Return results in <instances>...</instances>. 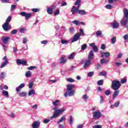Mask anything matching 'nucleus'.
Here are the masks:
<instances>
[{
  "mask_svg": "<svg viewBox=\"0 0 128 128\" xmlns=\"http://www.w3.org/2000/svg\"><path fill=\"white\" fill-rule=\"evenodd\" d=\"M0 78L4 79V72H2L0 76Z\"/></svg>",
  "mask_w": 128,
  "mask_h": 128,
  "instance_id": "nucleus-58",
  "label": "nucleus"
},
{
  "mask_svg": "<svg viewBox=\"0 0 128 128\" xmlns=\"http://www.w3.org/2000/svg\"><path fill=\"white\" fill-rule=\"evenodd\" d=\"M86 48H88V46L86 45V44H83L81 46V50H84Z\"/></svg>",
  "mask_w": 128,
  "mask_h": 128,
  "instance_id": "nucleus-33",
  "label": "nucleus"
},
{
  "mask_svg": "<svg viewBox=\"0 0 128 128\" xmlns=\"http://www.w3.org/2000/svg\"><path fill=\"white\" fill-rule=\"evenodd\" d=\"M40 121H36L32 124V128H40Z\"/></svg>",
  "mask_w": 128,
  "mask_h": 128,
  "instance_id": "nucleus-11",
  "label": "nucleus"
},
{
  "mask_svg": "<svg viewBox=\"0 0 128 128\" xmlns=\"http://www.w3.org/2000/svg\"><path fill=\"white\" fill-rule=\"evenodd\" d=\"M82 98H83L84 100H86L88 99V96L86 94H84L82 96Z\"/></svg>",
  "mask_w": 128,
  "mask_h": 128,
  "instance_id": "nucleus-36",
  "label": "nucleus"
},
{
  "mask_svg": "<svg viewBox=\"0 0 128 128\" xmlns=\"http://www.w3.org/2000/svg\"><path fill=\"white\" fill-rule=\"evenodd\" d=\"M60 60V64H66V58L64 55H62Z\"/></svg>",
  "mask_w": 128,
  "mask_h": 128,
  "instance_id": "nucleus-14",
  "label": "nucleus"
},
{
  "mask_svg": "<svg viewBox=\"0 0 128 128\" xmlns=\"http://www.w3.org/2000/svg\"><path fill=\"white\" fill-rule=\"evenodd\" d=\"M92 48L94 52H98V47L96 46H94Z\"/></svg>",
  "mask_w": 128,
  "mask_h": 128,
  "instance_id": "nucleus-40",
  "label": "nucleus"
},
{
  "mask_svg": "<svg viewBox=\"0 0 128 128\" xmlns=\"http://www.w3.org/2000/svg\"><path fill=\"white\" fill-rule=\"evenodd\" d=\"M16 8V5H12L11 6V10H14Z\"/></svg>",
  "mask_w": 128,
  "mask_h": 128,
  "instance_id": "nucleus-64",
  "label": "nucleus"
},
{
  "mask_svg": "<svg viewBox=\"0 0 128 128\" xmlns=\"http://www.w3.org/2000/svg\"><path fill=\"white\" fill-rule=\"evenodd\" d=\"M128 18L126 17H123L122 19L120 20L122 26H126L128 24Z\"/></svg>",
  "mask_w": 128,
  "mask_h": 128,
  "instance_id": "nucleus-10",
  "label": "nucleus"
},
{
  "mask_svg": "<svg viewBox=\"0 0 128 128\" xmlns=\"http://www.w3.org/2000/svg\"><path fill=\"white\" fill-rule=\"evenodd\" d=\"M1 2L4 4H6L10 2V0H1Z\"/></svg>",
  "mask_w": 128,
  "mask_h": 128,
  "instance_id": "nucleus-60",
  "label": "nucleus"
},
{
  "mask_svg": "<svg viewBox=\"0 0 128 128\" xmlns=\"http://www.w3.org/2000/svg\"><path fill=\"white\" fill-rule=\"evenodd\" d=\"M25 76L26 78H30L32 76V72L30 71H28L26 72Z\"/></svg>",
  "mask_w": 128,
  "mask_h": 128,
  "instance_id": "nucleus-34",
  "label": "nucleus"
},
{
  "mask_svg": "<svg viewBox=\"0 0 128 128\" xmlns=\"http://www.w3.org/2000/svg\"><path fill=\"white\" fill-rule=\"evenodd\" d=\"M72 24H76V26H80V24H84V22H80V21H78L76 20L72 21Z\"/></svg>",
  "mask_w": 128,
  "mask_h": 128,
  "instance_id": "nucleus-27",
  "label": "nucleus"
},
{
  "mask_svg": "<svg viewBox=\"0 0 128 128\" xmlns=\"http://www.w3.org/2000/svg\"><path fill=\"white\" fill-rule=\"evenodd\" d=\"M72 88H74V85H67V90L64 94L65 98L74 96V91Z\"/></svg>",
  "mask_w": 128,
  "mask_h": 128,
  "instance_id": "nucleus-1",
  "label": "nucleus"
},
{
  "mask_svg": "<svg viewBox=\"0 0 128 128\" xmlns=\"http://www.w3.org/2000/svg\"><path fill=\"white\" fill-rule=\"evenodd\" d=\"M111 42L112 44H114L116 42V37H113L111 38Z\"/></svg>",
  "mask_w": 128,
  "mask_h": 128,
  "instance_id": "nucleus-32",
  "label": "nucleus"
},
{
  "mask_svg": "<svg viewBox=\"0 0 128 128\" xmlns=\"http://www.w3.org/2000/svg\"><path fill=\"white\" fill-rule=\"evenodd\" d=\"M20 16H24L26 20H28L30 18H32V13H27L24 12H22L19 14Z\"/></svg>",
  "mask_w": 128,
  "mask_h": 128,
  "instance_id": "nucleus-5",
  "label": "nucleus"
},
{
  "mask_svg": "<svg viewBox=\"0 0 128 128\" xmlns=\"http://www.w3.org/2000/svg\"><path fill=\"white\" fill-rule=\"evenodd\" d=\"M36 68V66H31L27 68V70H34Z\"/></svg>",
  "mask_w": 128,
  "mask_h": 128,
  "instance_id": "nucleus-39",
  "label": "nucleus"
},
{
  "mask_svg": "<svg viewBox=\"0 0 128 128\" xmlns=\"http://www.w3.org/2000/svg\"><path fill=\"white\" fill-rule=\"evenodd\" d=\"M18 32V30H14L12 31L11 32V34H16Z\"/></svg>",
  "mask_w": 128,
  "mask_h": 128,
  "instance_id": "nucleus-51",
  "label": "nucleus"
},
{
  "mask_svg": "<svg viewBox=\"0 0 128 128\" xmlns=\"http://www.w3.org/2000/svg\"><path fill=\"white\" fill-rule=\"evenodd\" d=\"M93 128H102V125H95L93 126Z\"/></svg>",
  "mask_w": 128,
  "mask_h": 128,
  "instance_id": "nucleus-57",
  "label": "nucleus"
},
{
  "mask_svg": "<svg viewBox=\"0 0 128 128\" xmlns=\"http://www.w3.org/2000/svg\"><path fill=\"white\" fill-rule=\"evenodd\" d=\"M36 94V91L34 90H30L28 93V96H34Z\"/></svg>",
  "mask_w": 128,
  "mask_h": 128,
  "instance_id": "nucleus-20",
  "label": "nucleus"
},
{
  "mask_svg": "<svg viewBox=\"0 0 128 128\" xmlns=\"http://www.w3.org/2000/svg\"><path fill=\"white\" fill-rule=\"evenodd\" d=\"M73 118H72V116H70V120H69V122L70 124H72V120H73Z\"/></svg>",
  "mask_w": 128,
  "mask_h": 128,
  "instance_id": "nucleus-48",
  "label": "nucleus"
},
{
  "mask_svg": "<svg viewBox=\"0 0 128 128\" xmlns=\"http://www.w3.org/2000/svg\"><path fill=\"white\" fill-rule=\"evenodd\" d=\"M16 62L18 66L22 64V66H26L28 62L24 60L18 59Z\"/></svg>",
  "mask_w": 128,
  "mask_h": 128,
  "instance_id": "nucleus-7",
  "label": "nucleus"
},
{
  "mask_svg": "<svg viewBox=\"0 0 128 128\" xmlns=\"http://www.w3.org/2000/svg\"><path fill=\"white\" fill-rule=\"evenodd\" d=\"M2 60H4L2 64L0 66V68H4L8 64V58L6 56H4L2 58Z\"/></svg>",
  "mask_w": 128,
  "mask_h": 128,
  "instance_id": "nucleus-6",
  "label": "nucleus"
},
{
  "mask_svg": "<svg viewBox=\"0 0 128 128\" xmlns=\"http://www.w3.org/2000/svg\"><path fill=\"white\" fill-rule=\"evenodd\" d=\"M118 104H120V102H117L114 103V106L116 108H118Z\"/></svg>",
  "mask_w": 128,
  "mask_h": 128,
  "instance_id": "nucleus-59",
  "label": "nucleus"
},
{
  "mask_svg": "<svg viewBox=\"0 0 128 128\" xmlns=\"http://www.w3.org/2000/svg\"><path fill=\"white\" fill-rule=\"evenodd\" d=\"M18 96H21L22 98H24L28 96V93L26 92H22L18 93Z\"/></svg>",
  "mask_w": 128,
  "mask_h": 128,
  "instance_id": "nucleus-18",
  "label": "nucleus"
},
{
  "mask_svg": "<svg viewBox=\"0 0 128 128\" xmlns=\"http://www.w3.org/2000/svg\"><path fill=\"white\" fill-rule=\"evenodd\" d=\"M74 52H72L71 54H70L68 56V60H74Z\"/></svg>",
  "mask_w": 128,
  "mask_h": 128,
  "instance_id": "nucleus-35",
  "label": "nucleus"
},
{
  "mask_svg": "<svg viewBox=\"0 0 128 128\" xmlns=\"http://www.w3.org/2000/svg\"><path fill=\"white\" fill-rule=\"evenodd\" d=\"M80 0H77L76 2L74 4L75 6H78L80 4Z\"/></svg>",
  "mask_w": 128,
  "mask_h": 128,
  "instance_id": "nucleus-56",
  "label": "nucleus"
},
{
  "mask_svg": "<svg viewBox=\"0 0 128 128\" xmlns=\"http://www.w3.org/2000/svg\"><path fill=\"white\" fill-rule=\"evenodd\" d=\"M2 93L3 96H4L6 98H8V91L3 90Z\"/></svg>",
  "mask_w": 128,
  "mask_h": 128,
  "instance_id": "nucleus-31",
  "label": "nucleus"
},
{
  "mask_svg": "<svg viewBox=\"0 0 128 128\" xmlns=\"http://www.w3.org/2000/svg\"><path fill=\"white\" fill-rule=\"evenodd\" d=\"M124 18H128V10L126 8L123 9Z\"/></svg>",
  "mask_w": 128,
  "mask_h": 128,
  "instance_id": "nucleus-19",
  "label": "nucleus"
},
{
  "mask_svg": "<svg viewBox=\"0 0 128 128\" xmlns=\"http://www.w3.org/2000/svg\"><path fill=\"white\" fill-rule=\"evenodd\" d=\"M32 86H34V84L32 82H29V88H32Z\"/></svg>",
  "mask_w": 128,
  "mask_h": 128,
  "instance_id": "nucleus-50",
  "label": "nucleus"
},
{
  "mask_svg": "<svg viewBox=\"0 0 128 128\" xmlns=\"http://www.w3.org/2000/svg\"><path fill=\"white\" fill-rule=\"evenodd\" d=\"M66 80L68 82H74V80L72 78H68Z\"/></svg>",
  "mask_w": 128,
  "mask_h": 128,
  "instance_id": "nucleus-38",
  "label": "nucleus"
},
{
  "mask_svg": "<svg viewBox=\"0 0 128 128\" xmlns=\"http://www.w3.org/2000/svg\"><path fill=\"white\" fill-rule=\"evenodd\" d=\"M80 34H77L76 33L73 36V38L71 41L72 42H78V40H80Z\"/></svg>",
  "mask_w": 128,
  "mask_h": 128,
  "instance_id": "nucleus-9",
  "label": "nucleus"
},
{
  "mask_svg": "<svg viewBox=\"0 0 128 128\" xmlns=\"http://www.w3.org/2000/svg\"><path fill=\"white\" fill-rule=\"evenodd\" d=\"M54 16H58V14H60V10H56V12L54 13Z\"/></svg>",
  "mask_w": 128,
  "mask_h": 128,
  "instance_id": "nucleus-49",
  "label": "nucleus"
},
{
  "mask_svg": "<svg viewBox=\"0 0 128 128\" xmlns=\"http://www.w3.org/2000/svg\"><path fill=\"white\" fill-rule=\"evenodd\" d=\"M68 41L66 40H61V44H68Z\"/></svg>",
  "mask_w": 128,
  "mask_h": 128,
  "instance_id": "nucleus-44",
  "label": "nucleus"
},
{
  "mask_svg": "<svg viewBox=\"0 0 128 128\" xmlns=\"http://www.w3.org/2000/svg\"><path fill=\"white\" fill-rule=\"evenodd\" d=\"M47 12L48 14H54V11L52 10V8H47Z\"/></svg>",
  "mask_w": 128,
  "mask_h": 128,
  "instance_id": "nucleus-25",
  "label": "nucleus"
},
{
  "mask_svg": "<svg viewBox=\"0 0 128 128\" xmlns=\"http://www.w3.org/2000/svg\"><path fill=\"white\" fill-rule=\"evenodd\" d=\"M2 46L3 47L4 50L5 52H6L8 50V46H6L4 44H2Z\"/></svg>",
  "mask_w": 128,
  "mask_h": 128,
  "instance_id": "nucleus-43",
  "label": "nucleus"
},
{
  "mask_svg": "<svg viewBox=\"0 0 128 128\" xmlns=\"http://www.w3.org/2000/svg\"><path fill=\"white\" fill-rule=\"evenodd\" d=\"M105 8H107L108 10H110L112 8V6L110 4H106L105 6Z\"/></svg>",
  "mask_w": 128,
  "mask_h": 128,
  "instance_id": "nucleus-41",
  "label": "nucleus"
},
{
  "mask_svg": "<svg viewBox=\"0 0 128 128\" xmlns=\"http://www.w3.org/2000/svg\"><path fill=\"white\" fill-rule=\"evenodd\" d=\"M66 115H64L60 118L58 122H57V124H60V122H62L64 120H66Z\"/></svg>",
  "mask_w": 128,
  "mask_h": 128,
  "instance_id": "nucleus-13",
  "label": "nucleus"
},
{
  "mask_svg": "<svg viewBox=\"0 0 128 128\" xmlns=\"http://www.w3.org/2000/svg\"><path fill=\"white\" fill-rule=\"evenodd\" d=\"M54 110L53 115L51 116L50 118L51 120H52L53 118H58L60 116V114L64 112V110H66V109H58V108L55 107L54 108Z\"/></svg>",
  "mask_w": 128,
  "mask_h": 128,
  "instance_id": "nucleus-2",
  "label": "nucleus"
},
{
  "mask_svg": "<svg viewBox=\"0 0 128 128\" xmlns=\"http://www.w3.org/2000/svg\"><path fill=\"white\" fill-rule=\"evenodd\" d=\"M123 38H124V39L125 40H128V34H125V35L123 36Z\"/></svg>",
  "mask_w": 128,
  "mask_h": 128,
  "instance_id": "nucleus-61",
  "label": "nucleus"
},
{
  "mask_svg": "<svg viewBox=\"0 0 128 128\" xmlns=\"http://www.w3.org/2000/svg\"><path fill=\"white\" fill-rule=\"evenodd\" d=\"M110 90H107L105 92V94L106 96H110Z\"/></svg>",
  "mask_w": 128,
  "mask_h": 128,
  "instance_id": "nucleus-47",
  "label": "nucleus"
},
{
  "mask_svg": "<svg viewBox=\"0 0 128 128\" xmlns=\"http://www.w3.org/2000/svg\"><path fill=\"white\" fill-rule=\"evenodd\" d=\"M93 116L94 118H100L102 117V112L100 111L94 112Z\"/></svg>",
  "mask_w": 128,
  "mask_h": 128,
  "instance_id": "nucleus-8",
  "label": "nucleus"
},
{
  "mask_svg": "<svg viewBox=\"0 0 128 128\" xmlns=\"http://www.w3.org/2000/svg\"><path fill=\"white\" fill-rule=\"evenodd\" d=\"M88 60H92L94 58V51L90 50L89 53Z\"/></svg>",
  "mask_w": 128,
  "mask_h": 128,
  "instance_id": "nucleus-26",
  "label": "nucleus"
},
{
  "mask_svg": "<svg viewBox=\"0 0 128 128\" xmlns=\"http://www.w3.org/2000/svg\"><path fill=\"white\" fill-rule=\"evenodd\" d=\"M108 62H109L108 60L103 58V59H101L100 64H108Z\"/></svg>",
  "mask_w": 128,
  "mask_h": 128,
  "instance_id": "nucleus-28",
  "label": "nucleus"
},
{
  "mask_svg": "<svg viewBox=\"0 0 128 128\" xmlns=\"http://www.w3.org/2000/svg\"><path fill=\"white\" fill-rule=\"evenodd\" d=\"M70 12H72V14H76V12H78V10H77L76 6H74L71 8Z\"/></svg>",
  "mask_w": 128,
  "mask_h": 128,
  "instance_id": "nucleus-15",
  "label": "nucleus"
},
{
  "mask_svg": "<svg viewBox=\"0 0 128 128\" xmlns=\"http://www.w3.org/2000/svg\"><path fill=\"white\" fill-rule=\"evenodd\" d=\"M78 14H81V16H84L85 14H86L87 12L84 10H78Z\"/></svg>",
  "mask_w": 128,
  "mask_h": 128,
  "instance_id": "nucleus-24",
  "label": "nucleus"
},
{
  "mask_svg": "<svg viewBox=\"0 0 128 128\" xmlns=\"http://www.w3.org/2000/svg\"><path fill=\"white\" fill-rule=\"evenodd\" d=\"M50 122V119H44L43 120V122L44 124H48Z\"/></svg>",
  "mask_w": 128,
  "mask_h": 128,
  "instance_id": "nucleus-42",
  "label": "nucleus"
},
{
  "mask_svg": "<svg viewBox=\"0 0 128 128\" xmlns=\"http://www.w3.org/2000/svg\"><path fill=\"white\" fill-rule=\"evenodd\" d=\"M79 30L80 32L77 33V34H79L80 36H85L86 34H84L83 29H80Z\"/></svg>",
  "mask_w": 128,
  "mask_h": 128,
  "instance_id": "nucleus-23",
  "label": "nucleus"
},
{
  "mask_svg": "<svg viewBox=\"0 0 128 128\" xmlns=\"http://www.w3.org/2000/svg\"><path fill=\"white\" fill-rule=\"evenodd\" d=\"M111 88L114 90H118L120 88V82L118 80H113Z\"/></svg>",
  "mask_w": 128,
  "mask_h": 128,
  "instance_id": "nucleus-4",
  "label": "nucleus"
},
{
  "mask_svg": "<svg viewBox=\"0 0 128 128\" xmlns=\"http://www.w3.org/2000/svg\"><path fill=\"white\" fill-rule=\"evenodd\" d=\"M25 30H26L24 28H21L20 30V34H24V32Z\"/></svg>",
  "mask_w": 128,
  "mask_h": 128,
  "instance_id": "nucleus-53",
  "label": "nucleus"
},
{
  "mask_svg": "<svg viewBox=\"0 0 128 128\" xmlns=\"http://www.w3.org/2000/svg\"><path fill=\"white\" fill-rule=\"evenodd\" d=\"M20 90H22V89L19 86L17 87L16 88V92H20Z\"/></svg>",
  "mask_w": 128,
  "mask_h": 128,
  "instance_id": "nucleus-63",
  "label": "nucleus"
},
{
  "mask_svg": "<svg viewBox=\"0 0 128 128\" xmlns=\"http://www.w3.org/2000/svg\"><path fill=\"white\" fill-rule=\"evenodd\" d=\"M27 42H28V39L26 38H23L22 44H26Z\"/></svg>",
  "mask_w": 128,
  "mask_h": 128,
  "instance_id": "nucleus-54",
  "label": "nucleus"
},
{
  "mask_svg": "<svg viewBox=\"0 0 128 128\" xmlns=\"http://www.w3.org/2000/svg\"><path fill=\"white\" fill-rule=\"evenodd\" d=\"M53 106H60V100H55L52 102Z\"/></svg>",
  "mask_w": 128,
  "mask_h": 128,
  "instance_id": "nucleus-22",
  "label": "nucleus"
},
{
  "mask_svg": "<svg viewBox=\"0 0 128 128\" xmlns=\"http://www.w3.org/2000/svg\"><path fill=\"white\" fill-rule=\"evenodd\" d=\"M118 26H120V23L116 21H113L112 22V26L113 28H118Z\"/></svg>",
  "mask_w": 128,
  "mask_h": 128,
  "instance_id": "nucleus-12",
  "label": "nucleus"
},
{
  "mask_svg": "<svg viewBox=\"0 0 128 128\" xmlns=\"http://www.w3.org/2000/svg\"><path fill=\"white\" fill-rule=\"evenodd\" d=\"M94 72H89L88 73V76L89 78H92V76H94Z\"/></svg>",
  "mask_w": 128,
  "mask_h": 128,
  "instance_id": "nucleus-46",
  "label": "nucleus"
},
{
  "mask_svg": "<svg viewBox=\"0 0 128 128\" xmlns=\"http://www.w3.org/2000/svg\"><path fill=\"white\" fill-rule=\"evenodd\" d=\"M120 94V90H115V91L114 92L113 94V98H116L118 96V94Z\"/></svg>",
  "mask_w": 128,
  "mask_h": 128,
  "instance_id": "nucleus-21",
  "label": "nucleus"
},
{
  "mask_svg": "<svg viewBox=\"0 0 128 128\" xmlns=\"http://www.w3.org/2000/svg\"><path fill=\"white\" fill-rule=\"evenodd\" d=\"M40 10L39 8H32V12H38Z\"/></svg>",
  "mask_w": 128,
  "mask_h": 128,
  "instance_id": "nucleus-52",
  "label": "nucleus"
},
{
  "mask_svg": "<svg viewBox=\"0 0 128 128\" xmlns=\"http://www.w3.org/2000/svg\"><path fill=\"white\" fill-rule=\"evenodd\" d=\"M96 36H102V31L100 30H98L96 32Z\"/></svg>",
  "mask_w": 128,
  "mask_h": 128,
  "instance_id": "nucleus-45",
  "label": "nucleus"
},
{
  "mask_svg": "<svg viewBox=\"0 0 128 128\" xmlns=\"http://www.w3.org/2000/svg\"><path fill=\"white\" fill-rule=\"evenodd\" d=\"M100 76H106V72L104 71L98 74Z\"/></svg>",
  "mask_w": 128,
  "mask_h": 128,
  "instance_id": "nucleus-30",
  "label": "nucleus"
},
{
  "mask_svg": "<svg viewBox=\"0 0 128 128\" xmlns=\"http://www.w3.org/2000/svg\"><path fill=\"white\" fill-rule=\"evenodd\" d=\"M10 20H12V16H9L6 20V22L3 24V30H4L5 32H8V30H12V26L10 25Z\"/></svg>",
  "mask_w": 128,
  "mask_h": 128,
  "instance_id": "nucleus-3",
  "label": "nucleus"
},
{
  "mask_svg": "<svg viewBox=\"0 0 128 128\" xmlns=\"http://www.w3.org/2000/svg\"><path fill=\"white\" fill-rule=\"evenodd\" d=\"M20 88H24V84L22 83V84L20 86H18Z\"/></svg>",
  "mask_w": 128,
  "mask_h": 128,
  "instance_id": "nucleus-62",
  "label": "nucleus"
},
{
  "mask_svg": "<svg viewBox=\"0 0 128 128\" xmlns=\"http://www.w3.org/2000/svg\"><path fill=\"white\" fill-rule=\"evenodd\" d=\"M10 40V37H4L2 38V42L4 44H8Z\"/></svg>",
  "mask_w": 128,
  "mask_h": 128,
  "instance_id": "nucleus-16",
  "label": "nucleus"
},
{
  "mask_svg": "<svg viewBox=\"0 0 128 128\" xmlns=\"http://www.w3.org/2000/svg\"><path fill=\"white\" fill-rule=\"evenodd\" d=\"M98 86H102L104 84V80H101L97 82Z\"/></svg>",
  "mask_w": 128,
  "mask_h": 128,
  "instance_id": "nucleus-37",
  "label": "nucleus"
},
{
  "mask_svg": "<svg viewBox=\"0 0 128 128\" xmlns=\"http://www.w3.org/2000/svg\"><path fill=\"white\" fill-rule=\"evenodd\" d=\"M110 52H102L101 54L102 58H108V56H110Z\"/></svg>",
  "mask_w": 128,
  "mask_h": 128,
  "instance_id": "nucleus-17",
  "label": "nucleus"
},
{
  "mask_svg": "<svg viewBox=\"0 0 128 128\" xmlns=\"http://www.w3.org/2000/svg\"><path fill=\"white\" fill-rule=\"evenodd\" d=\"M90 64V60H87L84 66V68H86Z\"/></svg>",
  "mask_w": 128,
  "mask_h": 128,
  "instance_id": "nucleus-29",
  "label": "nucleus"
},
{
  "mask_svg": "<svg viewBox=\"0 0 128 128\" xmlns=\"http://www.w3.org/2000/svg\"><path fill=\"white\" fill-rule=\"evenodd\" d=\"M120 82L122 84H126V78L122 79L120 81Z\"/></svg>",
  "mask_w": 128,
  "mask_h": 128,
  "instance_id": "nucleus-55",
  "label": "nucleus"
}]
</instances>
